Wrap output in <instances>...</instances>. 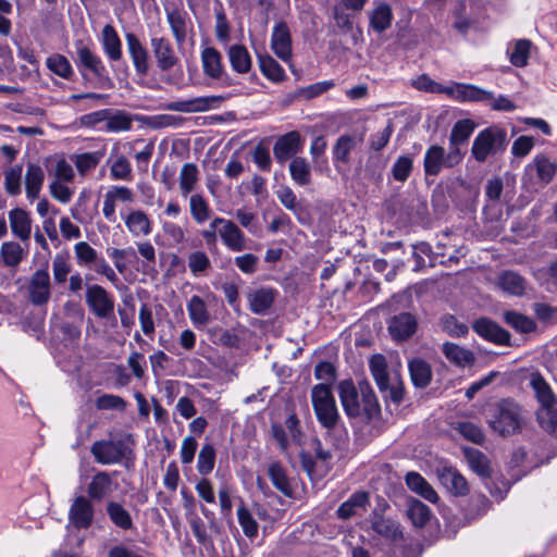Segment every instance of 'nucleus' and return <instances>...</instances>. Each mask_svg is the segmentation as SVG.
I'll list each match as a JSON object with an SVG mask.
<instances>
[{
    "instance_id": "c9c22d12",
    "label": "nucleus",
    "mask_w": 557,
    "mask_h": 557,
    "mask_svg": "<svg viewBox=\"0 0 557 557\" xmlns=\"http://www.w3.org/2000/svg\"><path fill=\"white\" fill-rule=\"evenodd\" d=\"M189 319L195 326H203L210 321V313L202 298L197 295L191 296L187 304Z\"/></svg>"
},
{
    "instance_id": "f03ea898",
    "label": "nucleus",
    "mask_w": 557,
    "mask_h": 557,
    "mask_svg": "<svg viewBox=\"0 0 557 557\" xmlns=\"http://www.w3.org/2000/svg\"><path fill=\"white\" fill-rule=\"evenodd\" d=\"M486 422L494 433L502 437H508L521 432L524 424V411L513 399L504 398L488 407Z\"/></svg>"
},
{
    "instance_id": "5701e85b",
    "label": "nucleus",
    "mask_w": 557,
    "mask_h": 557,
    "mask_svg": "<svg viewBox=\"0 0 557 557\" xmlns=\"http://www.w3.org/2000/svg\"><path fill=\"white\" fill-rule=\"evenodd\" d=\"M277 293L271 287H260L248 293L249 309L255 314H264L273 305Z\"/></svg>"
},
{
    "instance_id": "bb28decb",
    "label": "nucleus",
    "mask_w": 557,
    "mask_h": 557,
    "mask_svg": "<svg viewBox=\"0 0 557 557\" xmlns=\"http://www.w3.org/2000/svg\"><path fill=\"white\" fill-rule=\"evenodd\" d=\"M125 225L134 237L148 236L152 231V222L146 212L133 210L125 218Z\"/></svg>"
},
{
    "instance_id": "3c124183",
    "label": "nucleus",
    "mask_w": 557,
    "mask_h": 557,
    "mask_svg": "<svg viewBox=\"0 0 557 557\" xmlns=\"http://www.w3.org/2000/svg\"><path fill=\"white\" fill-rule=\"evenodd\" d=\"M474 128L475 124L471 120L465 119L457 121L451 128L449 135V143L460 145L466 144L467 140L470 138L471 134L473 133Z\"/></svg>"
},
{
    "instance_id": "37998d69",
    "label": "nucleus",
    "mask_w": 557,
    "mask_h": 557,
    "mask_svg": "<svg viewBox=\"0 0 557 557\" xmlns=\"http://www.w3.org/2000/svg\"><path fill=\"white\" fill-rule=\"evenodd\" d=\"M166 18L176 44L182 45L186 39L185 15L178 10H168Z\"/></svg>"
},
{
    "instance_id": "4c0bfd02",
    "label": "nucleus",
    "mask_w": 557,
    "mask_h": 557,
    "mask_svg": "<svg viewBox=\"0 0 557 557\" xmlns=\"http://www.w3.org/2000/svg\"><path fill=\"white\" fill-rule=\"evenodd\" d=\"M369 502V495L366 492H358L351 495L337 509V515L342 519H348L356 515L359 509H363Z\"/></svg>"
},
{
    "instance_id": "b1692460",
    "label": "nucleus",
    "mask_w": 557,
    "mask_h": 557,
    "mask_svg": "<svg viewBox=\"0 0 557 557\" xmlns=\"http://www.w3.org/2000/svg\"><path fill=\"white\" fill-rule=\"evenodd\" d=\"M203 73L212 79L226 77L221 53L213 47H207L201 52Z\"/></svg>"
},
{
    "instance_id": "412c9836",
    "label": "nucleus",
    "mask_w": 557,
    "mask_h": 557,
    "mask_svg": "<svg viewBox=\"0 0 557 557\" xmlns=\"http://www.w3.org/2000/svg\"><path fill=\"white\" fill-rule=\"evenodd\" d=\"M388 331L395 341H406L416 333L417 320L410 313H400L392 319Z\"/></svg>"
},
{
    "instance_id": "9b49d317",
    "label": "nucleus",
    "mask_w": 557,
    "mask_h": 557,
    "mask_svg": "<svg viewBox=\"0 0 557 557\" xmlns=\"http://www.w3.org/2000/svg\"><path fill=\"white\" fill-rule=\"evenodd\" d=\"M50 276L47 269H39L30 277L27 290L29 301L35 306L47 304L51 295Z\"/></svg>"
},
{
    "instance_id": "0e129e2a",
    "label": "nucleus",
    "mask_w": 557,
    "mask_h": 557,
    "mask_svg": "<svg viewBox=\"0 0 557 557\" xmlns=\"http://www.w3.org/2000/svg\"><path fill=\"white\" fill-rule=\"evenodd\" d=\"M74 252L79 265H89L98 260L97 251L86 242L75 244Z\"/></svg>"
},
{
    "instance_id": "1a4fd4ad",
    "label": "nucleus",
    "mask_w": 557,
    "mask_h": 557,
    "mask_svg": "<svg viewBox=\"0 0 557 557\" xmlns=\"http://www.w3.org/2000/svg\"><path fill=\"white\" fill-rule=\"evenodd\" d=\"M150 47L157 67L161 72H170L180 64L177 57L171 41L164 37L152 36L150 38Z\"/></svg>"
},
{
    "instance_id": "cd10ccee",
    "label": "nucleus",
    "mask_w": 557,
    "mask_h": 557,
    "mask_svg": "<svg viewBox=\"0 0 557 557\" xmlns=\"http://www.w3.org/2000/svg\"><path fill=\"white\" fill-rule=\"evenodd\" d=\"M423 168L425 175H438L446 168L445 149L438 145L430 146L424 153Z\"/></svg>"
},
{
    "instance_id": "ea45409f",
    "label": "nucleus",
    "mask_w": 557,
    "mask_h": 557,
    "mask_svg": "<svg viewBox=\"0 0 557 557\" xmlns=\"http://www.w3.org/2000/svg\"><path fill=\"white\" fill-rule=\"evenodd\" d=\"M500 288L513 296H521L525 290L524 278L516 272L507 271L499 276Z\"/></svg>"
},
{
    "instance_id": "20e7f679",
    "label": "nucleus",
    "mask_w": 557,
    "mask_h": 557,
    "mask_svg": "<svg viewBox=\"0 0 557 557\" xmlns=\"http://www.w3.org/2000/svg\"><path fill=\"white\" fill-rule=\"evenodd\" d=\"M311 403L318 422L330 433L339 421V412L330 385H314L311 389Z\"/></svg>"
},
{
    "instance_id": "423d86ee",
    "label": "nucleus",
    "mask_w": 557,
    "mask_h": 557,
    "mask_svg": "<svg viewBox=\"0 0 557 557\" xmlns=\"http://www.w3.org/2000/svg\"><path fill=\"white\" fill-rule=\"evenodd\" d=\"M271 433L283 451H286L292 444H300L302 437L300 421L295 413H290L285 419L284 425L273 423Z\"/></svg>"
},
{
    "instance_id": "f3484780",
    "label": "nucleus",
    "mask_w": 557,
    "mask_h": 557,
    "mask_svg": "<svg viewBox=\"0 0 557 557\" xmlns=\"http://www.w3.org/2000/svg\"><path fill=\"white\" fill-rule=\"evenodd\" d=\"M117 488V483L106 471L97 472L87 486L90 500L100 502L110 496Z\"/></svg>"
},
{
    "instance_id": "774afa93",
    "label": "nucleus",
    "mask_w": 557,
    "mask_h": 557,
    "mask_svg": "<svg viewBox=\"0 0 557 557\" xmlns=\"http://www.w3.org/2000/svg\"><path fill=\"white\" fill-rule=\"evenodd\" d=\"M441 325L444 332L454 337H461L468 333V326L459 322L454 315H444Z\"/></svg>"
},
{
    "instance_id": "6ab92c4d",
    "label": "nucleus",
    "mask_w": 557,
    "mask_h": 557,
    "mask_svg": "<svg viewBox=\"0 0 557 557\" xmlns=\"http://www.w3.org/2000/svg\"><path fill=\"white\" fill-rule=\"evenodd\" d=\"M12 234L21 242L26 243L32 235V218L29 213L21 208H14L8 213Z\"/></svg>"
},
{
    "instance_id": "f704fd0d",
    "label": "nucleus",
    "mask_w": 557,
    "mask_h": 557,
    "mask_svg": "<svg viewBox=\"0 0 557 557\" xmlns=\"http://www.w3.org/2000/svg\"><path fill=\"white\" fill-rule=\"evenodd\" d=\"M228 59L232 69L238 73H247L251 69V58L248 50L242 45H233L228 48Z\"/></svg>"
},
{
    "instance_id": "72a5a7b5",
    "label": "nucleus",
    "mask_w": 557,
    "mask_h": 557,
    "mask_svg": "<svg viewBox=\"0 0 557 557\" xmlns=\"http://www.w3.org/2000/svg\"><path fill=\"white\" fill-rule=\"evenodd\" d=\"M443 354L451 363L458 367L470 366L474 362V355L471 350L453 343L447 342L443 345Z\"/></svg>"
},
{
    "instance_id": "e2e57ef3",
    "label": "nucleus",
    "mask_w": 557,
    "mask_h": 557,
    "mask_svg": "<svg viewBox=\"0 0 557 557\" xmlns=\"http://www.w3.org/2000/svg\"><path fill=\"white\" fill-rule=\"evenodd\" d=\"M95 406L98 410L123 411L126 408V401L117 395L103 394L96 399Z\"/></svg>"
},
{
    "instance_id": "473e14b6",
    "label": "nucleus",
    "mask_w": 557,
    "mask_h": 557,
    "mask_svg": "<svg viewBox=\"0 0 557 557\" xmlns=\"http://www.w3.org/2000/svg\"><path fill=\"white\" fill-rule=\"evenodd\" d=\"M412 383L417 387H425L432 380V368L423 359L416 358L408 364Z\"/></svg>"
},
{
    "instance_id": "13d9d810",
    "label": "nucleus",
    "mask_w": 557,
    "mask_h": 557,
    "mask_svg": "<svg viewBox=\"0 0 557 557\" xmlns=\"http://www.w3.org/2000/svg\"><path fill=\"white\" fill-rule=\"evenodd\" d=\"M260 70L264 76L273 82L283 81L285 73L282 66L270 55L259 57Z\"/></svg>"
},
{
    "instance_id": "39448f33",
    "label": "nucleus",
    "mask_w": 557,
    "mask_h": 557,
    "mask_svg": "<svg viewBox=\"0 0 557 557\" xmlns=\"http://www.w3.org/2000/svg\"><path fill=\"white\" fill-rule=\"evenodd\" d=\"M74 47L77 55V66L91 72L97 78V86L99 88H112L113 81L108 75L106 65L100 57L91 51L89 46L83 40L75 41Z\"/></svg>"
},
{
    "instance_id": "680f3d73",
    "label": "nucleus",
    "mask_w": 557,
    "mask_h": 557,
    "mask_svg": "<svg viewBox=\"0 0 557 557\" xmlns=\"http://www.w3.org/2000/svg\"><path fill=\"white\" fill-rule=\"evenodd\" d=\"M536 416L542 428L557 437V409L555 406L539 408Z\"/></svg>"
},
{
    "instance_id": "de8ad7c7",
    "label": "nucleus",
    "mask_w": 557,
    "mask_h": 557,
    "mask_svg": "<svg viewBox=\"0 0 557 557\" xmlns=\"http://www.w3.org/2000/svg\"><path fill=\"white\" fill-rule=\"evenodd\" d=\"M23 248L16 242H4L0 248V256L5 265L15 268L23 259Z\"/></svg>"
},
{
    "instance_id": "e433bc0d",
    "label": "nucleus",
    "mask_w": 557,
    "mask_h": 557,
    "mask_svg": "<svg viewBox=\"0 0 557 557\" xmlns=\"http://www.w3.org/2000/svg\"><path fill=\"white\" fill-rule=\"evenodd\" d=\"M189 211L196 224L201 225L210 219L211 209L201 194H193L189 197Z\"/></svg>"
},
{
    "instance_id": "0eeeda50",
    "label": "nucleus",
    "mask_w": 557,
    "mask_h": 557,
    "mask_svg": "<svg viewBox=\"0 0 557 557\" xmlns=\"http://www.w3.org/2000/svg\"><path fill=\"white\" fill-rule=\"evenodd\" d=\"M86 304L100 319H110L114 315V300L100 285H90L86 290Z\"/></svg>"
},
{
    "instance_id": "c03bdc74",
    "label": "nucleus",
    "mask_w": 557,
    "mask_h": 557,
    "mask_svg": "<svg viewBox=\"0 0 557 557\" xmlns=\"http://www.w3.org/2000/svg\"><path fill=\"white\" fill-rule=\"evenodd\" d=\"M504 320L520 333H530L536 329V324L531 318L517 311H506L504 313Z\"/></svg>"
},
{
    "instance_id": "4be33fe9",
    "label": "nucleus",
    "mask_w": 557,
    "mask_h": 557,
    "mask_svg": "<svg viewBox=\"0 0 557 557\" xmlns=\"http://www.w3.org/2000/svg\"><path fill=\"white\" fill-rule=\"evenodd\" d=\"M445 92L459 101H485L491 98V91L479 88L474 85L456 83L445 87Z\"/></svg>"
},
{
    "instance_id": "603ef678",
    "label": "nucleus",
    "mask_w": 557,
    "mask_h": 557,
    "mask_svg": "<svg viewBox=\"0 0 557 557\" xmlns=\"http://www.w3.org/2000/svg\"><path fill=\"white\" fill-rule=\"evenodd\" d=\"M103 154V151L98 150L75 156L74 163L78 173L86 175L89 171L94 170L101 161Z\"/></svg>"
},
{
    "instance_id": "6e6d98bb",
    "label": "nucleus",
    "mask_w": 557,
    "mask_h": 557,
    "mask_svg": "<svg viewBox=\"0 0 557 557\" xmlns=\"http://www.w3.org/2000/svg\"><path fill=\"white\" fill-rule=\"evenodd\" d=\"M133 119L124 111H116L107 116L106 128L109 132H126L132 128Z\"/></svg>"
},
{
    "instance_id": "2eb2a0df",
    "label": "nucleus",
    "mask_w": 557,
    "mask_h": 557,
    "mask_svg": "<svg viewBox=\"0 0 557 557\" xmlns=\"http://www.w3.org/2000/svg\"><path fill=\"white\" fill-rule=\"evenodd\" d=\"M436 475L441 484L453 495L465 496L469 492L466 479L451 467L436 469Z\"/></svg>"
},
{
    "instance_id": "a19ab883",
    "label": "nucleus",
    "mask_w": 557,
    "mask_h": 557,
    "mask_svg": "<svg viewBox=\"0 0 557 557\" xmlns=\"http://www.w3.org/2000/svg\"><path fill=\"white\" fill-rule=\"evenodd\" d=\"M198 168L195 163H185L180 172V188L183 197L196 189L198 183Z\"/></svg>"
},
{
    "instance_id": "ddd939ff",
    "label": "nucleus",
    "mask_w": 557,
    "mask_h": 557,
    "mask_svg": "<svg viewBox=\"0 0 557 557\" xmlns=\"http://www.w3.org/2000/svg\"><path fill=\"white\" fill-rule=\"evenodd\" d=\"M223 101L224 97L222 96H202L189 100L171 102L168 108L176 112L197 113L216 109Z\"/></svg>"
},
{
    "instance_id": "a211bd4d",
    "label": "nucleus",
    "mask_w": 557,
    "mask_h": 557,
    "mask_svg": "<svg viewBox=\"0 0 557 557\" xmlns=\"http://www.w3.org/2000/svg\"><path fill=\"white\" fill-rule=\"evenodd\" d=\"M472 327L478 335L495 344L506 345L510 341V334L488 318L478 319Z\"/></svg>"
},
{
    "instance_id": "7ed1b4c3",
    "label": "nucleus",
    "mask_w": 557,
    "mask_h": 557,
    "mask_svg": "<svg viewBox=\"0 0 557 557\" xmlns=\"http://www.w3.org/2000/svg\"><path fill=\"white\" fill-rule=\"evenodd\" d=\"M507 146L506 129L498 125H492L479 132L472 143L471 154L478 162H484L490 156L504 152Z\"/></svg>"
},
{
    "instance_id": "6e6552de",
    "label": "nucleus",
    "mask_w": 557,
    "mask_h": 557,
    "mask_svg": "<svg viewBox=\"0 0 557 557\" xmlns=\"http://www.w3.org/2000/svg\"><path fill=\"white\" fill-rule=\"evenodd\" d=\"M126 450L127 447L123 441H96L90 448L95 460L101 465L120 463Z\"/></svg>"
},
{
    "instance_id": "bf43d9fd",
    "label": "nucleus",
    "mask_w": 557,
    "mask_h": 557,
    "mask_svg": "<svg viewBox=\"0 0 557 557\" xmlns=\"http://www.w3.org/2000/svg\"><path fill=\"white\" fill-rule=\"evenodd\" d=\"M533 165L536 169L539 180L544 184L549 183L557 171L556 163L552 162L544 156L535 157L533 160Z\"/></svg>"
},
{
    "instance_id": "a18cd8bd",
    "label": "nucleus",
    "mask_w": 557,
    "mask_h": 557,
    "mask_svg": "<svg viewBox=\"0 0 557 557\" xmlns=\"http://www.w3.org/2000/svg\"><path fill=\"white\" fill-rule=\"evenodd\" d=\"M236 513L244 534L250 540L256 539L258 535L259 524L249 509L243 504L237 508Z\"/></svg>"
},
{
    "instance_id": "864d4df0",
    "label": "nucleus",
    "mask_w": 557,
    "mask_h": 557,
    "mask_svg": "<svg viewBox=\"0 0 557 557\" xmlns=\"http://www.w3.org/2000/svg\"><path fill=\"white\" fill-rule=\"evenodd\" d=\"M215 465V449L211 444L202 445L197 459V470L201 475L212 472Z\"/></svg>"
},
{
    "instance_id": "58836bf2",
    "label": "nucleus",
    "mask_w": 557,
    "mask_h": 557,
    "mask_svg": "<svg viewBox=\"0 0 557 557\" xmlns=\"http://www.w3.org/2000/svg\"><path fill=\"white\" fill-rule=\"evenodd\" d=\"M289 173L293 181L299 186H307L311 183V166L305 158H294L289 163Z\"/></svg>"
},
{
    "instance_id": "c85d7f7f",
    "label": "nucleus",
    "mask_w": 557,
    "mask_h": 557,
    "mask_svg": "<svg viewBox=\"0 0 557 557\" xmlns=\"http://www.w3.org/2000/svg\"><path fill=\"white\" fill-rule=\"evenodd\" d=\"M101 44L104 53L111 61H119L122 58V41L111 24L103 26L101 32Z\"/></svg>"
},
{
    "instance_id": "9d476101",
    "label": "nucleus",
    "mask_w": 557,
    "mask_h": 557,
    "mask_svg": "<svg viewBox=\"0 0 557 557\" xmlns=\"http://www.w3.org/2000/svg\"><path fill=\"white\" fill-rule=\"evenodd\" d=\"M94 515L91 500L85 496H76L69 510V521L75 529H88L92 524Z\"/></svg>"
},
{
    "instance_id": "052dcab7",
    "label": "nucleus",
    "mask_w": 557,
    "mask_h": 557,
    "mask_svg": "<svg viewBox=\"0 0 557 557\" xmlns=\"http://www.w3.org/2000/svg\"><path fill=\"white\" fill-rule=\"evenodd\" d=\"M52 272L53 278L58 284H62L66 281L69 273L71 272V262L69 255L57 253L52 260Z\"/></svg>"
},
{
    "instance_id": "8fccbe9b",
    "label": "nucleus",
    "mask_w": 557,
    "mask_h": 557,
    "mask_svg": "<svg viewBox=\"0 0 557 557\" xmlns=\"http://www.w3.org/2000/svg\"><path fill=\"white\" fill-rule=\"evenodd\" d=\"M188 268L194 276L205 275L211 268V261L207 253L201 250L193 251L187 257Z\"/></svg>"
},
{
    "instance_id": "79ce46f5",
    "label": "nucleus",
    "mask_w": 557,
    "mask_h": 557,
    "mask_svg": "<svg viewBox=\"0 0 557 557\" xmlns=\"http://www.w3.org/2000/svg\"><path fill=\"white\" fill-rule=\"evenodd\" d=\"M269 478L274 485L275 488H277L281 493H283L286 496L292 495V487L289 484V480L286 475V472L283 468V466L278 462H272L269 466L268 469Z\"/></svg>"
},
{
    "instance_id": "7c9ffc66",
    "label": "nucleus",
    "mask_w": 557,
    "mask_h": 557,
    "mask_svg": "<svg viewBox=\"0 0 557 557\" xmlns=\"http://www.w3.org/2000/svg\"><path fill=\"white\" fill-rule=\"evenodd\" d=\"M107 515L110 521L121 530H129L133 528V519L131 513L122 506V504L110 500L106 506Z\"/></svg>"
},
{
    "instance_id": "a878e982",
    "label": "nucleus",
    "mask_w": 557,
    "mask_h": 557,
    "mask_svg": "<svg viewBox=\"0 0 557 557\" xmlns=\"http://www.w3.org/2000/svg\"><path fill=\"white\" fill-rule=\"evenodd\" d=\"M406 484L408 488L424 498L425 500L435 504L440 497L432 485L418 472H408L406 474Z\"/></svg>"
},
{
    "instance_id": "338daca9",
    "label": "nucleus",
    "mask_w": 557,
    "mask_h": 557,
    "mask_svg": "<svg viewBox=\"0 0 557 557\" xmlns=\"http://www.w3.org/2000/svg\"><path fill=\"white\" fill-rule=\"evenodd\" d=\"M110 175L114 180L129 181L132 178V166L124 156H119L112 163Z\"/></svg>"
},
{
    "instance_id": "f257e3e1",
    "label": "nucleus",
    "mask_w": 557,
    "mask_h": 557,
    "mask_svg": "<svg viewBox=\"0 0 557 557\" xmlns=\"http://www.w3.org/2000/svg\"><path fill=\"white\" fill-rule=\"evenodd\" d=\"M338 395L348 417L364 416L369 421L379 418L381 407L369 382L360 381L356 386L351 380L342 381L338 385Z\"/></svg>"
},
{
    "instance_id": "5fc2aeb1",
    "label": "nucleus",
    "mask_w": 557,
    "mask_h": 557,
    "mask_svg": "<svg viewBox=\"0 0 557 557\" xmlns=\"http://www.w3.org/2000/svg\"><path fill=\"white\" fill-rule=\"evenodd\" d=\"M22 175L23 170L21 165H14L4 171V188L9 195L16 196L21 194Z\"/></svg>"
},
{
    "instance_id": "2f4dec72",
    "label": "nucleus",
    "mask_w": 557,
    "mask_h": 557,
    "mask_svg": "<svg viewBox=\"0 0 557 557\" xmlns=\"http://www.w3.org/2000/svg\"><path fill=\"white\" fill-rule=\"evenodd\" d=\"M465 457L470 469L482 478H488L492 473L487 457L475 448H465Z\"/></svg>"
},
{
    "instance_id": "c756f323",
    "label": "nucleus",
    "mask_w": 557,
    "mask_h": 557,
    "mask_svg": "<svg viewBox=\"0 0 557 557\" xmlns=\"http://www.w3.org/2000/svg\"><path fill=\"white\" fill-rule=\"evenodd\" d=\"M45 181V172L40 165L29 163L25 173V191L29 200L37 199Z\"/></svg>"
},
{
    "instance_id": "69168bd1",
    "label": "nucleus",
    "mask_w": 557,
    "mask_h": 557,
    "mask_svg": "<svg viewBox=\"0 0 557 557\" xmlns=\"http://www.w3.org/2000/svg\"><path fill=\"white\" fill-rule=\"evenodd\" d=\"M412 166L413 161L410 157H399L392 168L393 178L401 183L405 182L409 177Z\"/></svg>"
},
{
    "instance_id": "393cba45",
    "label": "nucleus",
    "mask_w": 557,
    "mask_h": 557,
    "mask_svg": "<svg viewBox=\"0 0 557 557\" xmlns=\"http://www.w3.org/2000/svg\"><path fill=\"white\" fill-rule=\"evenodd\" d=\"M530 386L540 404V408H549L556 405L557 397L549 384L540 373H532L530 376Z\"/></svg>"
},
{
    "instance_id": "dca6fc26",
    "label": "nucleus",
    "mask_w": 557,
    "mask_h": 557,
    "mask_svg": "<svg viewBox=\"0 0 557 557\" xmlns=\"http://www.w3.org/2000/svg\"><path fill=\"white\" fill-rule=\"evenodd\" d=\"M218 223L222 224L220 238L227 249L239 252L247 248L244 233L233 221L223 218V221H218Z\"/></svg>"
},
{
    "instance_id": "4d7b16f0",
    "label": "nucleus",
    "mask_w": 557,
    "mask_h": 557,
    "mask_svg": "<svg viewBox=\"0 0 557 557\" xmlns=\"http://www.w3.org/2000/svg\"><path fill=\"white\" fill-rule=\"evenodd\" d=\"M532 42L528 39H519L513 46V50L509 54L512 65L523 67L528 64Z\"/></svg>"
},
{
    "instance_id": "4468645a",
    "label": "nucleus",
    "mask_w": 557,
    "mask_h": 557,
    "mask_svg": "<svg viewBox=\"0 0 557 557\" xmlns=\"http://www.w3.org/2000/svg\"><path fill=\"white\" fill-rule=\"evenodd\" d=\"M302 148L298 132L293 131L281 136L274 144L273 154L281 164L296 156Z\"/></svg>"
},
{
    "instance_id": "aec40b11",
    "label": "nucleus",
    "mask_w": 557,
    "mask_h": 557,
    "mask_svg": "<svg viewBox=\"0 0 557 557\" xmlns=\"http://www.w3.org/2000/svg\"><path fill=\"white\" fill-rule=\"evenodd\" d=\"M271 47L273 52L283 61H288L292 57V39L287 25L283 22L276 24L271 36Z\"/></svg>"
},
{
    "instance_id": "09e8293b",
    "label": "nucleus",
    "mask_w": 557,
    "mask_h": 557,
    "mask_svg": "<svg viewBox=\"0 0 557 557\" xmlns=\"http://www.w3.org/2000/svg\"><path fill=\"white\" fill-rule=\"evenodd\" d=\"M407 515L416 527H424L431 517L430 508L420 500L412 499L409 502Z\"/></svg>"
},
{
    "instance_id": "49530a36",
    "label": "nucleus",
    "mask_w": 557,
    "mask_h": 557,
    "mask_svg": "<svg viewBox=\"0 0 557 557\" xmlns=\"http://www.w3.org/2000/svg\"><path fill=\"white\" fill-rule=\"evenodd\" d=\"M47 67L55 75L69 79L73 75V67L70 61L60 53H54L47 58Z\"/></svg>"
},
{
    "instance_id": "f8f14e48",
    "label": "nucleus",
    "mask_w": 557,
    "mask_h": 557,
    "mask_svg": "<svg viewBox=\"0 0 557 557\" xmlns=\"http://www.w3.org/2000/svg\"><path fill=\"white\" fill-rule=\"evenodd\" d=\"M125 40L127 51L136 74L146 76L150 69V58L148 49L143 45L134 33H126Z\"/></svg>"
}]
</instances>
